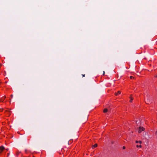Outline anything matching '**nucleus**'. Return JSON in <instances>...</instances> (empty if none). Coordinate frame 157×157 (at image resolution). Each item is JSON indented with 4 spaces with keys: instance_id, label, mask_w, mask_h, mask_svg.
I'll return each instance as SVG.
<instances>
[{
    "instance_id": "f257e3e1",
    "label": "nucleus",
    "mask_w": 157,
    "mask_h": 157,
    "mask_svg": "<svg viewBox=\"0 0 157 157\" xmlns=\"http://www.w3.org/2000/svg\"><path fill=\"white\" fill-rule=\"evenodd\" d=\"M147 100L145 101V102L147 104H149L151 102L152 99L148 94L147 95Z\"/></svg>"
},
{
    "instance_id": "f03ea898",
    "label": "nucleus",
    "mask_w": 157,
    "mask_h": 157,
    "mask_svg": "<svg viewBox=\"0 0 157 157\" xmlns=\"http://www.w3.org/2000/svg\"><path fill=\"white\" fill-rule=\"evenodd\" d=\"M144 128L141 127H139L138 128V132L139 133H141L142 131H144Z\"/></svg>"
},
{
    "instance_id": "7ed1b4c3",
    "label": "nucleus",
    "mask_w": 157,
    "mask_h": 157,
    "mask_svg": "<svg viewBox=\"0 0 157 157\" xmlns=\"http://www.w3.org/2000/svg\"><path fill=\"white\" fill-rule=\"evenodd\" d=\"M4 149L5 147L3 146H1L0 147V151H1L0 153H1L3 151V150Z\"/></svg>"
},
{
    "instance_id": "20e7f679",
    "label": "nucleus",
    "mask_w": 157,
    "mask_h": 157,
    "mask_svg": "<svg viewBox=\"0 0 157 157\" xmlns=\"http://www.w3.org/2000/svg\"><path fill=\"white\" fill-rule=\"evenodd\" d=\"M6 98V97L5 96L3 97L0 100V101L1 102H3L4 100H5V98Z\"/></svg>"
},
{
    "instance_id": "39448f33",
    "label": "nucleus",
    "mask_w": 157,
    "mask_h": 157,
    "mask_svg": "<svg viewBox=\"0 0 157 157\" xmlns=\"http://www.w3.org/2000/svg\"><path fill=\"white\" fill-rule=\"evenodd\" d=\"M120 93L121 91H118L117 93H115V94L116 95H117L118 94H120Z\"/></svg>"
},
{
    "instance_id": "423d86ee",
    "label": "nucleus",
    "mask_w": 157,
    "mask_h": 157,
    "mask_svg": "<svg viewBox=\"0 0 157 157\" xmlns=\"http://www.w3.org/2000/svg\"><path fill=\"white\" fill-rule=\"evenodd\" d=\"M97 145H97V144H95L94 145H93L92 147V148H93H93H95V147H97Z\"/></svg>"
},
{
    "instance_id": "0eeeda50",
    "label": "nucleus",
    "mask_w": 157,
    "mask_h": 157,
    "mask_svg": "<svg viewBox=\"0 0 157 157\" xmlns=\"http://www.w3.org/2000/svg\"><path fill=\"white\" fill-rule=\"evenodd\" d=\"M108 111V110L107 109H104V110H103V112L104 113H106L107 112V111Z\"/></svg>"
},
{
    "instance_id": "6e6552de",
    "label": "nucleus",
    "mask_w": 157,
    "mask_h": 157,
    "mask_svg": "<svg viewBox=\"0 0 157 157\" xmlns=\"http://www.w3.org/2000/svg\"><path fill=\"white\" fill-rule=\"evenodd\" d=\"M139 123V121H136V124L138 125V124Z\"/></svg>"
},
{
    "instance_id": "1a4fd4ad",
    "label": "nucleus",
    "mask_w": 157,
    "mask_h": 157,
    "mask_svg": "<svg viewBox=\"0 0 157 157\" xmlns=\"http://www.w3.org/2000/svg\"><path fill=\"white\" fill-rule=\"evenodd\" d=\"M136 147H141V145H140L139 146L138 145H136Z\"/></svg>"
},
{
    "instance_id": "9d476101",
    "label": "nucleus",
    "mask_w": 157,
    "mask_h": 157,
    "mask_svg": "<svg viewBox=\"0 0 157 157\" xmlns=\"http://www.w3.org/2000/svg\"><path fill=\"white\" fill-rule=\"evenodd\" d=\"M134 77L132 76H130V78L131 79H133L134 78Z\"/></svg>"
},
{
    "instance_id": "9b49d317",
    "label": "nucleus",
    "mask_w": 157,
    "mask_h": 157,
    "mask_svg": "<svg viewBox=\"0 0 157 157\" xmlns=\"http://www.w3.org/2000/svg\"><path fill=\"white\" fill-rule=\"evenodd\" d=\"M132 100H133V98H131V100L130 101V102H132Z\"/></svg>"
},
{
    "instance_id": "f8f14e48",
    "label": "nucleus",
    "mask_w": 157,
    "mask_h": 157,
    "mask_svg": "<svg viewBox=\"0 0 157 157\" xmlns=\"http://www.w3.org/2000/svg\"><path fill=\"white\" fill-rule=\"evenodd\" d=\"M138 143H139L140 144H141L142 143V142L141 141H138Z\"/></svg>"
},
{
    "instance_id": "ddd939ff",
    "label": "nucleus",
    "mask_w": 157,
    "mask_h": 157,
    "mask_svg": "<svg viewBox=\"0 0 157 157\" xmlns=\"http://www.w3.org/2000/svg\"><path fill=\"white\" fill-rule=\"evenodd\" d=\"M11 96V98H13V94H12V95H11V96Z\"/></svg>"
},
{
    "instance_id": "4468645a",
    "label": "nucleus",
    "mask_w": 157,
    "mask_h": 157,
    "mask_svg": "<svg viewBox=\"0 0 157 157\" xmlns=\"http://www.w3.org/2000/svg\"><path fill=\"white\" fill-rule=\"evenodd\" d=\"M125 147H124V146H123V149H125Z\"/></svg>"
},
{
    "instance_id": "2eb2a0df",
    "label": "nucleus",
    "mask_w": 157,
    "mask_h": 157,
    "mask_svg": "<svg viewBox=\"0 0 157 157\" xmlns=\"http://www.w3.org/2000/svg\"><path fill=\"white\" fill-rule=\"evenodd\" d=\"M136 143H138V141H136Z\"/></svg>"
},
{
    "instance_id": "dca6fc26",
    "label": "nucleus",
    "mask_w": 157,
    "mask_h": 157,
    "mask_svg": "<svg viewBox=\"0 0 157 157\" xmlns=\"http://www.w3.org/2000/svg\"><path fill=\"white\" fill-rule=\"evenodd\" d=\"M25 152L26 153V152H27V150H26V149H25Z\"/></svg>"
},
{
    "instance_id": "f3484780",
    "label": "nucleus",
    "mask_w": 157,
    "mask_h": 157,
    "mask_svg": "<svg viewBox=\"0 0 157 157\" xmlns=\"http://www.w3.org/2000/svg\"><path fill=\"white\" fill-rule=\"evenodd\" d=\"M103 75H104V74H105V71H103Z\"/></svg>"
},
{
    "instance_id": "a211bd4d",
    "label": "nucleus",
    "mask_w": 157,
    "mask_h": 157,
    "mask_svg": "<svg viewBox=\"0 0 157 157\" xmlns=\"http://www.w3.org/2000/svg\"><path fill=\"white\" fill-rule=\"evenodd\" d=\"M82 75L83 77H84L85 76V75Z\"/></svg>"
},
{
    "instance_id": "6ab92c4d",
    "label": "nucleus",
    "mask_w": 157,
    "mask_h": 157,
    "mask_svg": "<svg viewBox=\"0 0 157 157\" xmlns=\"http://www.w3.org/2000/svg\"><path fill=\"white\" fill-rule=\"evenodd\" d=\"M155 134L157 135V132H155Z\"/></svg>"
},
{
    "instance_id": "aec40b11",
    "label": "nucleus",
    "mask_w": 157,
    "mask_h": 157,
    "mask_svg": "<svg viewBox=\"0 0 157 157\" xmlns=\"http://www.w3.org/2000/svg\"><path fill=\"white\" fill-rule=\"evenodd\" d=\"M9 153L8 154V155H9Z\"/></svg>"
}]
</instances>
